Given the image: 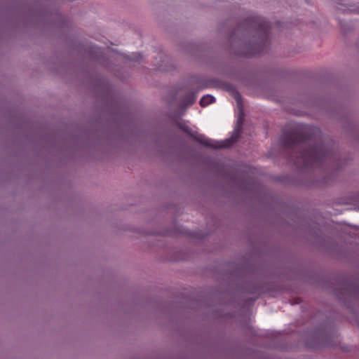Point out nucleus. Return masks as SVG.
Instances as JSON below:
<instances>
[{
	"label": "nucleus",
	"instance_id": "2",
	"mask_svg": "<svg viewBox=\"0 0 359 359\" xmlns=\"http://www.w3.org/2000/svg\"><path fill=\"white\" fill-rule=\"evenodd\" d=\"M186 133H187L195 141L198 142L204 147L212 149H221L229 147L235 140H226L225 142H217L210 139L202 134H194L190 133L188 128L180 126Z\"/></svg>",
	"mask_w": 359,
	"mask_h": 359
},
{
	"label": "nucleus",
	"instance_id": "1",
	"mask_svg": "<svg viewBox=\"0 0 359 359\" xmlns=\"http://www.w3.org/2000/svg\"><path fill=\"white\" fill-rule=\"evenodd\" d=\"M319 130L315 128L297 125L284 133L280 142L292 150L299 149L297 163L302 166L320 167L332 158L333 153L318 137Z\"/></svg>",
	"mask_w": 359,
	"mask_h": 359
},
{
	"label": "nucleus",
	"instance_id": "7",
	"mask_svg": "<svg viewBox=\"0 0 359 359\" xmlns=\"http://www.w3.org/2000/svg\"><path fill=\"white\" fill-rule=\"evenodd\" d=\"M142 59V56L139 53H133L130 57V60L133 61H139Z\"/></svg>",
	"mask_w": 359,
	"mask_h": 359
},
{
	"label": "nucleus",
	"instance_id": "3",
	"mask_svg": "<svg viewBox=\"0 0 359 359\" xmlns=\"http://www.w3.org/2000/svg\"><path fill=\"white\" fill-rule=\"evenodd\" d=\"M253 27L265 37L268 36L270 25L269 22L262 17H255L253 19Z\"/></svg>",
	"mask_w": 359,
	"mask_h": 359
},
{
	"label": "nucleus",
	"instance_id": "6",
	"mask_svg": "<svg viewBox=\"0 0 359 359\" xmlns=\"http://www.w3.org/2000/svg\"><path fill=\"white\" fill-rule=\"evenodd\" d=\"M215 102V98L210 95H204L200 100V105L202 107H207L208 105L214 103Z\"/></svg>",
	"mask_w": 359,
	"mask_h": 359
},
{
	"label": "nucleus",
	"instance_id": "5",
	"mask_svg": "<svg viewBox=\"0 0 359 359\" xmlns=\"http://www.w3.org/2000/svg\"><path fill=\"white\" fill-rule=\"evenodd\" d=\"M196 100V95L194 93H187L181 103V107H187L192 105Z\"/></svg>",
	"mask_w": 359,
	"mask_h": 359
},
{
	"label": "nucleus",
	"instance_id": "4",
	"mask_svg": "<svg viewBox=\"0 0 359 359\" xmlns=\"http://www.w3.org/2000/svg\"><path fill=\"white\" fill-rule=\"evenodd\" d=\"M235 99L237 102V104L240 109V116L238 119V121H237V126H236V131L238 134L240 133L241 132V126H242V124H243V106H242V102H241V95L238 93H236V95H235Z\"/></svg>",
	"mask_w": 359,
	"mask_h": 359
}]
</instances>
